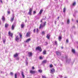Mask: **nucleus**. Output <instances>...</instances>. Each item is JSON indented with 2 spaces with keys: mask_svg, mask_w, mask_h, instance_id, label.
<instances>
[{
  "mask_svg": "<svg viewBox=\"0 0 78 78\" xmlns=\"http://www.w3.org/2000/svg\"><path fill=\"white\" fill-rule=\"evenodd\" d=\"M45 23H46V22H45L44 23L42 24H41L40 26L39 27V28L40 29V28H42L44 27H45Z\"/></svg>",
  "mask_w": 78,
  "mask_h": 78,
  "instance_id": "obj_1",
  "label": "nucleus"
},
{
  "mask_svg": "<svg viewBox=\"0 0 78 78\" xmlns=\"http://www.w3.org/2000/svg\"><path fill=\"white\" fill-rule=\"evenodd\" d=\"M15 41H17V42H19V41H21V39L20 40L19 38V37L18 36H16Z\"/></svg>",
  "mask_w": 78,
  "mask_h": 78,
  "instance_id": "obj_2",
  "label": "nucleus"
},
{
  "mask_svg": "<svg viewBox=\"0 0 78 78\" xmlns=\"http://www.w3.org/2000/svg\"><path fill=\"white\" fill-rule=\"evenodd\" d=\"M55 69H51L50 70V72L51 73L53 74L55 72Z\"/></svg>",
  "mask_w": 78,
  "mask_h": 78,
  "instance_id": "obj_3",
  "label": "nucleus"
},
{
  "mask_svg": "<svg viewBox=\"0 0 78 78\" xmlns=\"http://www.w3.org/2000/svg\"><path fill=\"white\" fill-rule=\"evenodd\" d=\"M36 50H38L39 51H42V49H41V47H38L36 48Z\"/></svg>",
  "mask_w": 78,
  "mask_h": 78,
  "instance_id": "obj_4",
  "label": "nucleus"
},
{
  "mask_svg": "<svg viewBox=\"0 0 78 78\" xmlns=\"http://www.w3.org/2000/svg\"><path fill=\"white\" fill-rule=\"evenodd\" d=\"M56 53L58 56H61V52L59 51H56Z\"/></svg>",
  "mask_w": 78,
  "mask_h": 78,
  "instance_id": "obj_5",
  "label": "nucleus"
},
{
  "mask_svg": "<svg viewBox=\"0 0 78 78\" xmlns=\"http://www.w3.org/2000/svg\"><path fill=\"white\" fill-rule=\"evenodd\" d=\"M33 10V9H30V10H29V12H28V14H29V15H31V12H32V10Z\"/></svg>",
  "mask_w": 78,
  "mask_h": 78,
  "instance_id": "obj_6",
  "label": "nucleus"
},
{
  "mask_svg": "<svg viewBox=\"0 0 78 78\" xmlns=\"http://www.w3.org/2000/svg\"><path fill=\"white\" fill-rule=\"evenodd\" d=\"M9 36H11V37L12 38V36L13 35V34L12 33H11L10 31H9Z\"/></svg>",
  "mask_w": 78,
  "mask_h": 78,
  "instance_id": "obj_7",
  "label": "nucleus"
},
{
  "mask_svg": "<svg viewBox=\"0 0 78 78\" xmlns=\"http://www.w3.org/2000/svg\"><path fill=\"white\" fill-rule=\"evenodd\" d=\"M30 36V33L28 32L27 33L26 35V37H29Z\"/></svg>",
  "mask_w": 78,
  "mask_h": 78,
  "instance_id": "obj_8",
  "label": "nucleus"
},
{
  "mask_svg": "<svg viewBox=\"0 0 78 78\" xmlns=\"http://www.w3.org/2000/svg\"><path fill=\"white\" fill-rule=\"evenodd\" d=\"M28 56L29 57L32 56V53L31 52H29L28 53Z\"/></svg>",
  "mask_w": 78,
  "mask_h": 78,
  "instance_id": "obj_9",
  "label": "nucleus"
},
{
  "mask_svg": "<svg viewBox=\"0 0 78 78\" xmlns=\"http://www.w3.org/2000/svg\"><path fill=\"white\" fill-rule=\"evenodd\" d=\"M50 34H48L47 35L46 37L48 39H50Z\"/></svg>",
  "mask_w": 78,
  "mask_h": 78,
  "instance_id": "obj_10",
  "label": "nucleus"
},
{
  "mask_svg": "<svg viewBox=\"0 0 78 78\" xmlns=\"http://www.w3.org/2000/svg\"><path fill=\"white\" fill-rule=\"evenodd\" d=\"M12 16H13V17L11 19V20H10L11 22H12L13 21V20H14V14H13Z\"/></svg>",
  "mask_w": 78,
  "mask_h": 78,
  "instance_id": "obj_11",
  "label": "nucleus"
},
{
  "mask_svg": "<svg viewBox=\"0 0 78 78\" xmlns=\"http://www.w3.org/2000/svg\"><path fill=\"white\" fill-rule=\"evenodd\" d=\"M36 72V71H33L31 70H30V73H34Z\"/></svg>",
  "mask_w": 78,
  "mask_h": 78,
  "instance_id": "obj_12",
  "label": "nucleus"
},
{
  "mask_svg": "<svg viewBox=\"0 0 78 78\" xmlns=\"http://www.w3.org/2000/svg\"><path fill=\"white\" fill-rule=\"evenodd\" d=\"M31 41V39L30 38H29L26 41V42H29L30 41Z\"/></svg>",
  "mask_w": 78,
  "mask_h": 78,
  "instance_id": "obj_13",
  "label": "nucleus"
},
{
  "mask_svg": "<svg viewBox=\"0 0 78 78\" xmlns=\"http://www.w3.org/2000/svg\"><path fill=\"white\" fill-rule=\"evenodd\" d=\"M21 75H22L23 78H25V76L24 75V74H23V72H21Z\"/></svg>",
  "mask_w": 78,
  "mask_h": 78,
  "instance_id": "obj_14",
  "label": "nucleus"
},
{
  "mask_svg": "<svg viewBox=\"0 0 78 78\" xmlns=\"http://www.w3.org/2000/svg\"><path fill=\"white\" fill-rule=\"evenodd\" d=\"M42 12H43V9H41L40 10V11L39 13V14H41L42 13Z\"/></svg>",
  "mask_w": 78,
  "mask_h": 78,
  "instance_id": "obj_15",
  "label": "nucleus"
},
{
  "mask_svg": "<svg viewBox=\"0 0 78 78\" xmlns=\"http://www.w3.org/2000/svg\"><path fill=\"white\" fill-rule=\"evenodd\" d=\"M5 17H4V16H2V19L3 22H5Z\"/></svg>",
  "mask_w": 78,
  "mask_h": 78,
  "instance_id": "obj_16",
  "label": "nucleus"
},
{
  "mask_svg": "<svg viewBox=\"0 0 78 78\" xmlns=\"http://www.w3.org/2000/svg\"><path fill=\"white\" fill-rule=\"evenodd\" d=\"M47 62V60H44L42 62V63L43 64H45Z\"/></svg>",
  "mask_w": 78,
  "mask_h": 78,
  "instance_id": "obj_17",
  "label": "nucleus"
},
{
  "mask_svg": "<svg viewBox=\"0 0 78 78\" xmlns=\"http://www.w3.org/2000/svg\"><path fill=\"white\" fill-rule=\"evenodd\" d=\"M18 56V54L17 53H16V54H15L14 55V57L15 58H16V57H17Z\"/></svg>",
  "mask_w": 78,
  "mask_h": 78,
  "instance_id": "obj_18",
  "label": "nucleus"
},
{
  "mask_svg": "<svg viewBox=\"0 0 78 78\" xmlns=\"http://www.w3.org/2000/svg\"><path fill=\"white\" fill-rule=\"evenodd\" d=\"M61 39H62V37H61V36H59L58 37V39L60 41L61 40Z\"/></svg>",
  "mask_w": 78,
  "mask_h": 78,
  "instance_id": "obj_19",
  "label": "nucleus"
},
{
  "mask_svg": "<svg viewBox=\"0 0 78 78\" xmlns=\"http://www.w3.org/2000/svg\"><path fill=\"white\" fill-rule=\"evenodd\" d=\"M72 52H73V53H75V51L74 49H72Z\"/></svg>",
  "mask_w": 78,
  "mask_h": 78,
  "instance_id": "obj_20",
  "label": "nucleus"
},
{
  "mask_svg": "<svg viewBox=\"0 0 78 78\" xmlns=\"http://www.w3.org/2000/svg\"><path fill=\"white\" fill-rule=\"evenodd\" d=\"M8 24L6 23L5 24V28H7L8 27Z\"/></svg>",
  "mask_w": 78,
  "mask_h": 78,
  "instance_id": "obj_21",
  "label": "nucleus"
},
{
  "mask_svg": "<svg viewBox=\"0 0 78 78\" xmlns=\"http://www.w3.org/2000/svg\"><path fill=\"white\" fill-rule=\"evenodd\" d=\"M14 25H12V30H14Z\"/></svg>",
  "mask_w": 78,
  "mask_h": 78,
  "instance_id": "obj_22",
  "label": "nucleus"
},
{
  "mask_svg": "<svg viewBox=\"0 0 78 78\" xmlns=\"http://www.w3.org/2000/svg\"><path fill=\"white\" fill-rule=\"evenodd\" d=\"M55 45H56V46H57L58 45V42L56 41H55Z\"/></svg>",
  "mask_w": 78,
  "mask_h": 78,
  "instance_id": "obj_23",
  "label": "nucleus"
},
{
  "mask_svg": "<svg viewBox=\"0 0 78 78\" xmlns=\"http://www.w3.org/2000/svg\"><path fill=\"white\" fill-rule=\"evenodd\" d=\"M66 9L65 7L63 9V12H66Z\"/></svg>",
  "mask_w": 78,
  "mask_h": 78,
  "instance_id": "obj_24",
  "label": "nucleus"
},
{
  "mask_svg": "<svg viewBox=\"0 0 78 78\" xmlns=\"http://www.w3.org/2000/svg\"><path fill=\"white\" fill-rule=\"evenodd\" d=\"M24 25H25L23 24H21V27L22 28H23Z\"/></svg>",
  "mask_w": 78,
  "mask_h": 78,
  "instance_id": "obj_25",
  "label": "nucleus"
},
{
  "mask_svg": "<svg viewBox=\"0 0 78 78\" xmlns=\"http://www.w3.org/2000/svg\"><path fill=\"white\" fill-rule=\"evenodd\" d=\"M76 5V2H74V3H73V6H75V5Z\"/></svg>",
  "mask_w": 78,
  "mask_h": 78,
  "instance_id": "obj_26",
  "label": "nucleus"
},
{
  "mask_svg": "<svg viewBox=\"0 0 78 78\" xmlns=\"http://www.w3.org/2000/svg\"><path fill=\"white\" fill-rule=\"evenodd\" d=\"M38 72H40V73H42V71L41 69H40L38 70Z\"/></svg>",
  "mask_w": 78,
  "mask_h": 78,
  "instance_id": "obj_27",
  "label": "nucleus"
},
{
  "mask_svg": "<svg viewBox=\"0 0 78 78\" xmlns=\"http://www.w3.org/2000/svg\"><path fill=\"white\" fill-rule=\"evenodd\" d=\"M43 53L44 55H45V54H46V51H43Z\"/></svg>",
  "mask_w": 78,
  "mask_h": 78,
  "instance_id": "obj_28",
  "label": "nucleus"
},
{
  "mask_svg": "<svg viewBox=\"0 0 78 78\" xmlns=\"http://www.w3.org/2000/svg\"><path fill=\"white\" fill-rule=\"evenodd\" d=\"M7 12L8 13V14H10V11H9V10H8V11H7Z\"/></svg>",
  "mask_w": 78,
  "mask_h": 78,
  "instance_id": "obj_29",
  "label": "nucleus"
},
{
  "mask_svg": "<svg viewBox=\"0 0 78 78\" xmlns=\"http://www.w3.org/2000/svg\"><path fill=\"white\" fill-rule=\"evenodd\" d=\"M70 23V20H69V19H68L67 20V23L69 24Z\"/></svg>",
  "mask_w": 78,
  "mask_h": 78,
  "instance_id": "obj_30",
  "label": "nucleus"
},
{
  "mask_svg": "<svg viewBox=\"0 0 78 78\" xmlns=\"http://www.w3.org/2000/svg\"><path fill=\"white\" fill-rule=\"evenodd\" d=\"M15 78H17V74H15Z\"/></svg>",
  "mask_w": 78,
  "mask_h": 78,
  "instance_id": "obj_31",
  "label": "nucleus"
},
{
  "mask_svg": "<svg viewBox=\"0 0 78 78\" xmlns=\"http://www.w3.org/2000/svg\"><path fill=\"white\" fill-rule=\"evenodd\" d=\"M5 42H6V40L5 39L3 40V42L4 44H5Z\"/></svg>",
  "mask_w": 78,
  "mask_h": 78,
  "instance_id": "obj_32",
  "label": "nucleus"
},
{
  "mask_svg": "<svg viewBox=\"0 0 78 78\" xmlns=\"http://www.w3.org/2000/svg\"><path fill=\"white\" fill-rule=\"evenodd\" d=\"M36 32L37 33H38V32H39V30L37 28V29Z\"/></svg>",
  "mask_w": 78,
  "mask_h": 78,
  "instance_id": "obj_33",
  "label": "nucleus"
},
{
  "mask_svg": "<svg viewBox=\"0 0 78 78\" xmlns=\"http://www.w3.org/2000/svg\"><path fill=\"white\" fill-rule=\"evenodd\" d=\"M33 32L34 33H35L36 32V29H34Z\"/></svg>",
  "mask_w": 78,
  "mask_h": 78,
  "instance_id": "obj_34",
  "label": "nucleus"
},
{
  "mask_svg": "<svg viewBox=\"0 0 78 78\" xmlns=\"http://www.w3.org/2000/svg\"><path fill=\"white\" fill-rule=\"evenodd\" d=\"M20 37L21 39L22 38V34H20Z\"/></svg>",
  "mask_w": 78,
  "mask_h": 78,
  "instance_id": "obj_35",
  "label": "nucleus"
},
{
  "mask_svg": "<svg viewBox=\"0 0 78 78\" xmlns=\"http://www.w3.org/2000/svg\"><path fill=\"white\" fill-rule=\"evenodd\" d=\"M42 34H45V32L44 31H43L42 33Z\"/></svg>",
  "mask_w": 78,
  "mask_h": 78,
  "instance_id": "obj_36",
  "label": "nucleus"
},
{
  "mask_svg": "<svg viewBox=\"0 0 78 78\" xmlns=\"http://www.w3.org/2000/svg\"><path fill=\"white\" fill-rule=\"evenodd\" d=\"M43 58H42V57H40V59H42Z\"/></svg>",
  "mask_w": 78,
  "mask_h": 78,
  "instance_id": "obj_37",
  "label": "nucleus"
},
{
  "mask_svg": "<svg viewBox=\"0 0 78 78\" xmlns=\"http://www.w3.org/2000/svg\"><path fill=\"white\" fill-rule=\"evenodd\" d=\"M50 67L51 68L53 67V65H50Z\"/></svg>",
  "mask_w": 78,
  "mask_h": 78,
  "instance_id": "obj_38",
  "label": "nucleus"
},
{
  "mask_svg": "<svg viewBox=\"0 0 78 78\" xmlns=\"http://www.w3.org/2000/svg\"><path fill=\"white\" fill-rule=\"evenodd\" d=\"M43 20V19H41L40 21L41 22H42V20Z\"/></svg>",
  "mask_w": 78,
  "mask_h": 78,
  "instance_id": "obj_39",
  "label": "nucleus"
},
{
  "mask_svg": "<svg viewBox=\"0 0 78 78\" xmlns=\"http://www.w3.org/2000/svg\"><path fill=\"white\" fill-rule=\"evenodd\" d=\"M45 45H47V44H48V43L47 42H45Z\"/></svg>",
  "mask_w": 78,
  "mask_h": 78,
  "instance_id": "obj_40",
  "label": "nucleus"
},
{
  "mask_svg": "<svg viewBox=\"0 0 78 78\" xmlns=\"http://www.w3.org/2000/svg\"><path fill=\"white\" fill-rule=\"evenodd\" d=\"M32 69H33V70H34V66H33L32 67Z\"/></svg>",
  "mask_w": 78,
  "mask_h": 78,
  "instance_id": "obj_41",
  "label": "nucleus"
},
{
  "mask_svg": "<svg viewBox=\"0 0 78 78\" xmlns=\"http://www.w3.org/2000/svg\"><path fill=\"white\" fill-rule=\"evenodd\" d=\"M10 74L11 75H13V73H11Z\"/></svg>",
  "mask_w": 78,
  "mask_h": 78,
  "instance_id": "obj_42",
  "label": "nucleus"
},
{
  "mask_svg": "<svg viewBox=\"0 0 78 78\" xmlns=\"http://www.w3.org/2000/svg\"><path fill=\"white\" fill-rule=\"evenodd\" d=\"M59 76H60V77L61 78L62 77V75H59Z\"/></svg>",
  "mask_w": 78,
  "mask_h": 78,
  "instance_id": "obj_43",
  "label": "nucleus"
},
{
  "mask_svg": "<svg viewBox=\"0 0 78 78\" xmlns=\"http://www.w3.org/2000/svg\"><path fill=\"white\" fill-rule=\"evenodd\" d=\"M66 42H69V40L68 39L66 40Z\"/></svg>",
  "mask_w": 78,
  "mask_h": 78,
  "instance_id": "obj_44",
  "label": "nucleus"
},
{
  "mask_svg": "<svg viewBox=\"0 0 78 78\" xmlns=\"http://www.w3.org/2000/svg\"><path fill=\"white\" fill-rule=\"evenodd\" d=\"M0 2H1L2 3V0H0Z\"/></svg>",
  "mask_w": 78,
  "mask_h": 78,
  "instance_id": "obj_45",
  "label": "nucleus"
},
{
  "mask_svg": "<svg viewBox=\"0 0 78 78\" xmlns=\"http://www.w3.org/2000/svg\"><path fill=\"white\" fill-rule=\"evenodd\" d=\"M34 14H36V11H34Z\"/></svg>",
  "mask_w": 78,
  "mask_h": 78,
  "instance_id": "obj_46",
  "label": "nucleus"
},
{
  "mask_svg": "<svg viewBox=\"0 0 78 78\" xmlns=\"http://www.w3.org/2000/svg\"><path fill=\"white\" fill-rule=\"evenodd\" d=\"M26 65H28V62H27L26 63Z\"/></svg>",
  "mask_w": 78,
  "mask_h": 78,
  "instance_id": "obj_47",
  "label": "nucleus"
},
{
  "mask_svg": "<svg viewBox=\"0 0 78 78\" xmlns=\"http://www.w3.org/2000/svg\"><path fill=\"white\" fill-rule=\"evenodd\" d=\"M59 17H58L57 18L58 19H59Z\"/></svg>",
  "mask_w": 78,
  "mask_h": 78,
  "instance_id": "obj_48",
  "label": "nucleus"
},
{
  "mask_svg": "<svg viewBox=\"0 0 78 78\" xmlns=\"http://www.w3.org/2000/svg\"><path fill=\"white\" fill-rule=\"evenodd\" d=\"M62 49L63 48V47H61Z\"/></svg>",
  "mask_w": 78,
  "mask_h": 78,
  "instance_id": "obj_49",
  "label": "nucleus"
},
{
  "mask_svg": "<svg viewBox=\"0 0 78 78\" xmlns=\"http://www.w3.org/2000/svg\"><path fill=\"white\" fill-rule=\"evenodd\" d=\"M76 22H77V23H78V20H77Z\"/></svg>",
  "mask_w": 78,
  "mask_h": 78,
  "instance_id": "obj_50",
  "label": "nucleus"
},
{
  "mask_svg": "<svg viewBox=\"0 0 78 78\" xmlns=\"http://www.w3.org/2000/svg\"><path fill=\"white\" fill-rule=\"evenodd\" d=\"M0 35H1V34H0V39H1Z\"/></svg>",
  "mask_w": 78,
  "mask_h": 78,
  "instance_id": "obj_51",
  "label": "nucleus"
},
{
  "mask_svg": "<svg viewBox=\"0 0 78 78\" xmlns=\"http://www.w3.org/2000/svg\"><path fill=\"white\" fill-rule=\"evenodd\" d=\"M56 21H55V23H56Z\"/></svg>",
  "mask_w": 78,
  "mask_h": 78,
  "instance_id": "obj_52",
  "label": "nucleus"
},
{
  "mask_svg": "<svg viewBox=\"0 0 78 78\" xmlns=\"http://www.w3.org/2000/svg\"><path fill=\"white\" fill-rule=\"evenodd\" d=\"M54 0L57 1V0Z\"/></svg>",
  "mask_w": 78,
  "mask_h": 78,
  "instance_id": "obj_53",
  "label": "nucleus"
},
{
  "mask_svg": "<svg viewBox=\"0 0 78 78\" xmlns=\"http://www.w3.org/2000/svg\"><path fill=\"white\" fill-rule=\"evenodd\" d=\"M16 1H17V0H16Z\"/></svg>",
  "mask_w": 78,
  "mask_h": 78,
  "instance_id": "obj_54",
  "label": "nucleus"
},
{
  "mask_svg": "<svg viewBox=\"0 0 78 78\" xmlns=\"http://www.w3.org/2000/svg\"><path fill=\"white\" fill-rule=\"evenodd\" d=\"M72 20H73V19H72Z\"/></svg>",
  "mask_w": 78,
  "mask_h": 78,
  "instance_id": "obj_55",
  "label": "nucleus"
}]
</instances>
